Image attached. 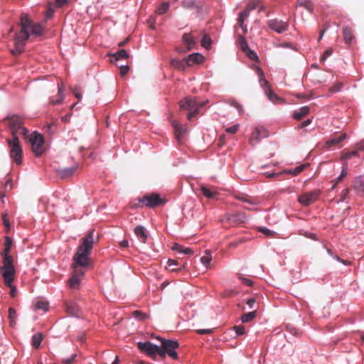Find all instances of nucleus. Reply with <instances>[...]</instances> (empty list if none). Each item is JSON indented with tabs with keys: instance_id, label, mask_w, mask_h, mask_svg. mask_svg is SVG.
<instances>
[{
	"instance_id": "nucleus-1",
	"label": "nucleus",
	"mask_w": 364,
	"mask_h": 364,
	"mask_svg": "<svg viewBox=\"0 0 364 364\" xmlns=\"http://www.w3.org/2000/svg\"><path fill=\"white\" fill-rule=\"evenodd\" d=\"M94 242V230H91L81 239V244L77 247V252L73 258L72 267L73 272L68 281L69 286L72 289H76L80 285L81 278L85 274L82 268L87 267L88 264V255L93 248Z\"/></svg>"
},
{
	"instance_id": "nucleus-2",
	"label": "nucleus",
	"mask_w": 364,
	"mask_h": 364,
	"mask_svg": "<svg viewBox=\"0 0 364 364\" xmlns=\"http://www.w3.org/2000/svg\"><path fill=\"white\" fill-rule=\"evenodd\" d=\"M19 25L21 30L14 38L15 48L11 50L14 55H17L24 51L25 43L29 38L28 28L31 26V18L27 14H21Z\"/></svg>"
},
{
	"instance_id": "nucleus-3",
	"label": "nucleus",
	"mask_w": 364,
	"mask_h": 364,
	"mask_svg": "<svg viewBox=\"0 0 364 364\" xmlns=\"http://www.w3.org/2000/svg\"><path fill=\"white\" fill-rule=\"evenodd\" d=\"M11 248V240L6 237L5 248L2 252L3 256V266L0 269L1 274L3 278L7 283H9L12 279H14L15 268L13 264V258L9 255Z\"/></svg>"
},
{
	"instance_id": "nucleus-4",
	"label": "nucleus",
	"mask_w": 364,
	"mask_h": 364,
	"mask_svg": "<svg viewBox=\"0 0 364 364\" xmlns=\"http://www.w3.org/2000/svg\"><path fill=\"white\" fill-rule=\"evenodd\" d=\"M12 137L22 135L25 139L28 138V130L24 126V119L19 115L12 114L6 118Z\"/></svg>"
},
{
	"instance_id": "nucleus-5",
	"label": "nucleus",
	"mask_w": 364,
	"mask_h": 364,
	"mask_svg": "<svg viewBox=\"0 0 364 364\" xmlns=\"http://www.w3.org/2000/svg\"><path fill=\"white\" fill-rule=\"evenodd\" d=\"M207 101H198L196 97H186L180 102L182 109L188 111L187 119L191 120L200 112V109L205 105Z\"/></svg>"
},
{
	"instance_id": "nucleus-6",
	"label": "nucleus",
	"mask_w": 364,
	"mask_h": 364,
	"mask_svg": "<svg viewBox=\"0 0 364 364\" xmlns=\"http://www.w3.org/2000/svg\"><path fill=\"white\" fill-rule=\"evenodd\" d=\"M178 348L179 344L176 341L170 339H161L159 356L164 359L167 355L173 360H177L178 359V355L176 352V349Z\"/></svg>"
},
{
	"instance_id": "nucleus-7",
	"label": "nucleus",
	"mask_w": 364,
	"mask_h": 364,
	"mask_svg": "<svg viewBox=\"0 0 364 364\" xmlns=\"http://www.w3.org/2000/svg\"><path fill=\"white\" fill-rule=\"evenodd\" d=\"M9 146L10 148V156L17 164H21L22 162V147L20 144L18 136L12 137L7 139Z\"/></svg>"
},
{
	"instance_id": "nucleus-8",
	"label": "nucleus",
	"mask_w": 364,
	"mask_h": 364,
	"mask_svg": "<svg viewBox=\"0 0 364 364\" xmlns=\"http://www.w3.org/2000/svg\"><path fill=\"white\" fill-rule=\"evenodd\" d=\"M29 142L31 145L32 151L36 156H41L44 152V138L42 134L33 132L29 136Z\"/></svg>"
},
{
	"instance_id": "nucleus-9",
	"label": "nucleus",
	"mask_w": 364,
	"mask_h": 364,
	"mask_svg": "<svg viewBox=\"0 0 364 364\" xmlns=\"http://www.w3.org/2000/svg\"><path fill=\"white\" fill-rule=\"evenodd\" d=\"M139 203H142V205L154 208L156 206L164 204L166 200L161 198L159 194L154 193L144 195L139 199Z\"/></svg>"
},
{
	"instance_id": "nucleus-10",
	"label": "nucleus",
	"mask_w": 364,
	"mask_h": 364,
	"mask_svg": "<svg viewBox=\"0 0 364 364\" xmlns=\"http://www.w3.org/2000/svg\"><path fill=\"white\" fill-rule=\"evenodd\" d=\"M359 154L358 151H346L345 150L342 151V154L341 156V160L343 161L342 166V170L340 176L336 178V183L341 182L348 174V164L347 161L351 159V157H358Z\"/></svg>"
},
{
	"instance_id": "nucleus-11",
	"label": "nucleus",
	"mask_w": 364,
	"mask_h": 364,
	"mask_svg": "<svg viewBox=\"0 0 364 364\" xmlns=\"http://www.w3.org/2000/svg\"><path fill=\"white\" fill-rule=\"evenodd\" d=\"M137 346L141 351L146 353L152 358H155L156 355H159L160 346H158L149 341L139 342L137 343Z\"/></svg>"
},
{
	"instance_id": "nucleus-12",
	"label": "nucleus",
	"mask_w": 364,
	"mask_h": 364,
	"mask_svg": "<svg viewBox=\"0 0 364 364\" xmlns=\"http://www.w3.org/2000/svg\"><path fill=\"white\" fill-rule=\"evenodd\" d=\"M347 138V134L346 133H342L340 134H333L331 136L330 139H327L323 146L324 149H331L333 147L338 146L340 143L342 142Z\"/></svg>"
},
{
	"instance_id": "nucleus-13",
	"label": "nucleus",
	"mask_w": 364,
	"mask_h": 364,
	"mask_svg": "<svg viewBox=\"0 0 364 364\" xmlns=\"http://www.w3.org/2000/svg\"><path fill=\"white\" fill-rule=\"evenodd\" d=\"M268 26L278 33L286 31L289 27V24L282 20L271 19L267 22Z\"/></svg>"
},
{
	"instance_id": "nucleus-14",
	"label": "nucleus",
	"mask_w": 364,
	"mask_h": 364,
	"mask_svg": "<svg viewBox=\"0 0 364 364\" xmlns=\"http://www.w3.org/2000/svg\"><path fill=\"white\" fill-rule=\"evenodd\" d=\"M322 259L325 264H328L330 263L331 259H336L342 262L345 265H348L350 262L348 260H343L340 259L337 255H333L331 250L326 247H323V252L322 253Z\"/></svg>"
},
{
	"instance_id": "nucleus-15",
	"label": "nucleus",
	"mask_w": 364,
	"mask_h": 364,
	"mask_svg": "<svg viewBox=\"0 0 364 364\" xmlns=\"http://www.w3.org/2000/svg\"><path fill=\"white\" fill-rule=\"evenodd\" d=\"M57 85H58V94H57V96L55 97H50L49 98V104H50L52 105H56L62 104V102H63V100L65 98V95H64L65 86H64V85L63 83L59 84L58 82Z\"/></svg>"
},
{
	"instance_id": "nucleus-16",
	"label": "nucleus",
	"mask_w": 364,
	"mask_h": 364,
	"mask_svg": "<svg viewBox=\"0 0 364 364\" xmlns=\"http://www.w3.org/2000/svg\"><path fill=\"white\" fill-rule=\"evenodd\" d=\"M318 193L316 191L306 193L300 196L298 200L304 205L308 206L317 199Z\"/></svg>"
},
{
	"instance_id": "nucleus-17",
	"label": "nucleus",
	"mask_w": 364,
	"mask_h": 364,
	"mask_svg": "<svg viewBox=\"0 0 364 364\" xmlns=\"http://www.w3.org/2000/svg\"><path fill=\"white\" fill-rule=\"evenodd\" d=\"M227 220L232 225H238L244 223L246 221L247 218L244 213L237 212L235 213L228 215Z\"/></svg>"
},
{
	"instance_id": "nucleus-18",
	"label": "nucleus",
	"mask_w": 364,
	"mask_h": 364,
	"mask_svg": "<svg viewBox=\"0 0 364 364\" xmlns=\"http://www.w3.org/2000/svg\"><path fill=\"white\" fill-rule=\"evenodd\" d=\"M186 63L188 66H191L194 64H200L204 61V57L198 53L189 55L185 58Z\"/></svg>"
},
{
	"instance_id": "nucleus-19",
	"label": "nucleus",
	"mask_w": 364,
	"mask_h": 364,
	"mask_svg": "<svg viewBox=\"0 0 364 364\" xmlns=\"http://www.w3.org/2000/svg\"><path fill=\"white\" fill-rule=\"evenodd\" d=\"M43 31L44 28L41 23H33L32 20L31 19V26L28 28L29 36L33 35L35 36H41L43 35Z\"/></svg>"
},
{
	"instance_id": "nucleus-20",
	"label": "nucleus",
	"mask_w": 364,
	"mask_h": 364,
	"mask_svg": "<svg viewBox=\"0 0 364 364\" xmlns=\"http://www.w3.org/2000/svg\"><path fill=\"white\" fill-rule=\"evenodd\" d=\"M77 169V166L59 168L56 171L58 176L61 178H68L72 176Z\"/></svg>"
},
{
	"instance_id": "nucleus-21",
	"label": "nucleus",
	"mask_w": 364,
	"mask_h": 364,
	"mask_svg": "<svg viewBox=\"0 0 364 364\" xmlns=\"http://www.w3.org/2000/svg\"><path fill=\"white\" fill-rule=\"evenodd\" d=\"M182 40L187 48V50L193 49L196 45V40L191 33H184Z\"/></svg>"
},
{
	"instance_id": "nucleus-22",
	"label": "nucleus",
	"mask_w": 364,
	"mask_h": 364,
	"mask_svg": "<svg viewBox=\"0 0 364 364\" xmlns=\"http://www.w3.org/2000/svg\"><path fill=\"white\" fill-rule=\"evenodd\" d=\"M66 312L68 315L72 316H80L81 310L77 305L74 303H66Z\"/></svg>"
},
{
	"instance_id": "nucleus-23",
	"label": "nucleus",
	"mask_w": 364,
	"mask_h": 364,
	"mask_svg": "<svg viewBox=\"0 0 364 364\" xmlns=\"http://www.w3.org/2000/svg\"><path fill=\"white\" fill-rule=\"evenodd\" d=\"M134 232L138 239L143 243H145L147 238H148V234L146 231V229L141 226V225H137L134 230Z\"/></svg>"
},
{
	"instance_id": "nucleus-24",
	"label": "nucleus",
	"mask_w": 364,
	"mask_h": 364,
	"mask_svg": "<svg viewBox=\"0 0 364 364\" xmlns=\"http://www.w3.org/2000/svg\"><path fill=\"white\" fill-rule=\"evenodd\" d=\"M235 198L238 200H240L243 203H247L252 205H255L259 203V201L257 199L253 198H252L247 195H245V194H242V193L236 194V195H235Z\"/></svg>"
},
{
	"instance_id": "nucleus-25",
	"label": "nucleus",
	"mask_w": 364,
	"mask_h": 364,
	"mask_svg": "<svg viewBox=\"0 0 364 364\" xmlns=\"http://www.w3.org/2000/svg\"><path fill=\"white\" fill-rule=\"evenodd\" d=\"M173 127L174 128V132L176 137L178 141H180L181 138L185 135V134L187 132V128L183 127L182 125L176 123V122H173L172 123Z\"/></svg>"
},
{
	"instance_id": "nucleus-26",
	"label": "nucleus",
	"mask_w": 364,
	"mask_h": 364,
	"mask_svg": "<svg viewBox=\"0 0 364 364\" xmlns=\"http://www.w3.org/2000/svg\"><path fill=\"white\" fill-rule=\"evenodd\" d=\"M308 166H309V164H307V163L304 164L296 166L294 168H289V169L284 170V171H282L281 173H282V174L287 173V174H291L293 176H296L299 173H300L301 171H303L304 170V168H306Z\"/></svg>"
},
{
	"instance_id": "nucleus-27",
	"label": "nucleus",
	"mask_w": 364,
	"mask_h": 364,
	"mask_svg": "<svg viewBox=\"0 0 364 364\" xmlns=\"http://www.w3.org/2000/svg\"><path fill=\"white\" fill-rule=\"evenodd\" d=\"M202 194L208 198L214 199L215 198L218 193L215 190L209 188L206 186H202L200 188Z\"/></svg>"
},
{
	"instance_id": "nucleus-28",
	"label": "nucleus",
	"mask_w": 364,
	"mask_h": 364,
	"mask_svg": "<svg viewBox=\"0 0 364 364\" xmlns=\"http://www.w3.org/2000/svg\"><path fill=\"white\" fill-rule=\"evenodd\" d=\"M171 65L176 69L183 71L186 69V66L187 65L186 63L185 58L183 60H180L178 58H173L171 60Z\"/></svg>"
},
{
	"instance_id": "nucleus-29",
	"label": "nucleus",
	"mask_w": 364,
	"mask_h": 364,
	"mask_svg": "<svg viewBox=\"0 0 364 364\" xmlns=\"http://www.w3.org/2000/svg\"><path fill=\"white\" fill-rule=\"evenodd\" d=\"M267 97L269 100L274 104L276 105H284L285 104V101L284 99L279 97L274 92H273L271 90L267 92Z\"/></svg>"
},
{
	"instance_id": "nucleus-30",
	"label": "nucleus",
	"mask_w": 364,
	"mask_h": 364,
	"mask_svg": "<svg viewBox=\"0 0 364 364\" xmlns=\"http://www.w3.org/2000/svg\"><path fill=\"white\" fill-rule=\"evenodd\" d=\"M309 112V107H302L298 111H295L293 114V117L296 120H301L304 117L307 115Z\"/></svg>"
},
{
	"instance_id": "nucleus-31",
	"label": "nucleus",
	"mask_w": 364,
	"mask_h": 364,
	"mask_svg": "<svg viewBox=\"0 0 364 364\" xmlns=\"http://www.w3.org/2000/svg\"><path fill=\"white\" fill-rule=\"evenodd\" d=\"M354 189L360 194L364 193V177L360 176L355 178Z\"/></svg>"
},
{
	"instance_id": "nucleus-32",
	"label": "nucleus",
	"mask_w": 364,
	"mask_h": 364,
	"mask_svg": "<svg viewBox=\"0 0 364 364\" xmlns=\"http://www.w3.org/2000/svg\"><path fill=\"white\" fill-rule=\"evenodd\" d=\"M111 56L115 61H118L119 60L129 58V54L124 49H121L117 52L112 54Z\"/></svg>"
},
{
	"instance_id": "nucleus-33",
	"label": "nucleus",
	"mask_w": 364,
	"mask_h": 364,
	"mask_svg": "<svg viewBox=\"0 0 364 364\" xmlns=\"http://www.w3.org/2000/svg\"><path fill=\"white\" fill-rule=\"evenodd\" d=\"M43 335L41 333H37L34 334L32 337V346L38 349L43 341Z\"/></svg>"
},
{
	"instance_id": "nucleus-34",
	"label": "nucleus",
	"mask_w": 364,
	"mask_h": 364,
	"mask_svg": "<svg viewBox=\"0 0 364 364\" xmlns=\"http://www.w3.org/2000/svg\"><path fill=\"white\" fill-rule=\"evenodd\" d=\"M172 249L178 252L188 255H191L193 254V251L191 248L183 247L177 243L174 244Z\"/></svg>"
},
{
	"instance_id": "nucleus-35",
	"label": "nucleus",
	"mask_w": 364,
	"mask_h": 364,
	"mask_svg": "<svg viewBox=\"0 0 364 364\" xmlns=\"http://www.w3.org/2000/svg\"><path fill=\"white\" fill-rule=\"evenodd\" d=\"M297 6H304L309 12H312L314 9L313 4L310 0H299L296 4V7Z\"/></svg>"
},
{
	"instance_id": "nucleus-36",
	"label": "nucleus",
	"mask_w": 364,
	"mask_h": 364,
	"mask_svg": "<svg viewBox=\"0 0 364 364\" xmlns=\"http://www.w3.org/2000/svg\"><path fill=\"white\" fill-rule=\"evenodd\" d=\"M343 34L346 43H350L353 38L351 28L349 27L343 28Z\"/></svg>"
},
{
	"instance_id": "nucleus-37",
	"label": "nucleus",
	"mask_w": 364,
	"mask_h": 364,
	"mask_svg": "<svg viewBox=\"0 0 364 364\" xmlns=\"http://www.w3.org/2000/svg\"><path fill=\"white\" fill-rule=\"evenodd\" d=\"M9 319L10 326L14 327L16 324V311L12 307L9 309Z\"/></svg>"
},
{
	"instance_id": "nucleus-38",
	"label": "nucleus",
	"mask_w": 364,
	"mask_h": 364,
	"mask_svg": "<svg viewBox=\"0 0 364 364\" xmlns=\"http://www.w3.org/2000/svg\"><path fill=\"white\" fill-rule=\"evenodd\" d=\"M167 265H168V267L166 268L168 269L171 272H178L185 267V265L183 264L182 266V267H181V268H178V269L175 268L174 267L175 266L178 265V262L176 260L171 259H169L167 261Z\"/></svg>"
},
{
	"instance_id": "nucleus-39",
	"label": "nucleus",
	"mask_w": 364,
	"mask_h": 364,
	"mask_svg": "<svg viewBox=\"0 0 364 364\" xmlns=\"http://www.w3.org/2000/svg\"><path fill=\"white\" fill-rule=\"evenodd\" d=\"M237 43L243 52L249 50L250 48L243 35H239Z\"/></svg>"
},
{
	"instance_id": "nucleus-40",
	"label": "nucleus",
	"mask_w": 364,
	"mask_h": 364,
	"mask_svg": "<svg viewBox=\"0 0 364 364\" xmlns=\"http://www.w3.org/2000/svg\"><path fill=\"white\" fill-rule=\"evenodd\" d=\"M256 314H257V311H251V312H249V313H246V314L242 315V318H241L242 321L243 323H247L249 321H251L252 320H253L255 318Z\"/></svg>"
},
{
	"instance_id": "nucleus-41",
	"label": "nucleus",
	"mask_w": 364,
	"mask_h": 364,
	"mask_svg": "<svg viewBox=\"0 0 364 364\" xmlns=\"http://www.w3.org/2000/svg\"><path fill=\"white\" fill-rule=\"evenodd\" d=\"M246 8L250 11L256 9L257 8L259 9V11H261L263 9V6L260 5V3L255 1H250Z\"/></svg>"
},
{
	"instance_id": "nucleus-42",
	"label": "nucleus",
	"mask_w": 364,
	"mask_h": 364,
	"mask_svg": "<svg viewBox=\"0 0 364 364\" xmlns=\"http://www.w3.org/2000/svg\"><path fill=\"white\" fill-rule=\"evenodd\" d=\"M212 41L210 36L207 34L204 35L201 40V46L206 49H209L211 46Z\"/></svg>"
},
{
	"instance_id": "nucleus-43",
	"label": "nucleus",
	"mask_w": 364,
	"mask_h": 364,
	"mask_svg": "<svg viewBox=\"0 0 364 364\" xmlns=\"http://www.w3.org/2000/svg\"><path fill=\"white\" fill-rule=\"evenodd\" d=\"M132 315L134 318L139 321H144L148 318V315L139 310L133 311Z\"/></svg>"
},
{
	"instance_id": "nucleus-44",
	"label": "nucleus",
	"mask_w": 364,
	"mask_h": 364,
	"mask_svg": "<svg viewBox=\"0 0 364 364\" xmlns=\"http://www.w3.org/2000/svg\"><path fill=\"white\" fill-rule=\"evenodd\" d=\"M211 259H212V256H211L210 252L208 251V250L205 251V255H203L200 258L201 262L203 264H205V266H208L209 264V263L210 262Z\"/></svg>"
},
{
	"instance_id": "nucleus-45",
	"label": "nucleus",
	"mask_w": 364,
	"mask_h": 364,
	"mask_svg": "<svg viewBox=\"0 0 364 364\" xmlns=\"http://www.w3.org/2000/svg\"><path fill=\"white\" fill-rule=\"evenodd\" d=\"M250 13V11H249L247 8L242 11L238 17L237 21L238 23H241L242 24V22L245 21V20L249 16Z\"/></svg>"
},
{
	"instance_id": "nucleus-46",
	"label": "nucleus",
	"mask_w": 364,
	"mask_h": 364,
	"mask_svg": "<svg viewBox=\"0 0 364 364\" xmlns=\"http://www.w3.org/2000/svg\"><path fill=\"white\" fill-rule=\"evenodd\" d=\"M36 309H41L46 312L48 309V303L43 301H38L36 304Z\"/></svg>"
},
{
	"instance_id": "nucleus-47",
	"label": "nucleus",
	"mask_w": 364,
	"mask_h": 364,
	"mask_svg": "<svg viewBox=\"0 0 364 364\" xmlns=\"http://www.w3.org/2000/svg\"><path fill=\"white\" fill-rule=\"evenodd\" d=\"M169 8V4L168 2H164L157 9L156 12L159 14H163L166 12Z\"/></svg>"
},
{
	"instance_id": "nucleus-48",
	"label": "nucleus",
	"mask_w": 364,
	"mask_h": 364,
	"mask_svg": "<svg viewBox=\"0 0 364 364\" xmlns=\"http://www.w3.org/2000/svg\"><path fill=\"white\" fill-rule=\"evenodd\" d=\"M4 281L5 284L11 289V291H10L11 296L15 297L16 294V287L12 285V282H13L14 279H12L9 283H7L4 279Z\"/></svg>"
},
{
	"instance_id": "nucleus-49",
	"label": "nucleus",
	"mask_w": 364,
	"mask_h": 364,
	"mask_svg": "<svg viewBox=\"0 0 364 364\" xmlns=\"http://www.w3.org/2000/svg\"><path fill=\"white\" fill-rule=\"evenodd\" d=\"M258 231L264 234L265 235L268 237H272L275 234V232L271 230H269L266 228H258Z\"/></svg>"
},
{
	"instance_id": "nucleus-50",
	"label": "nucleus",
	"mask_w": 364,
	"mask_h": 364,
	"mask_svg": "<svg viewBox=\"0 0 364 364\" xmlns=\"http://www.w3.org/2000/svg\"><path fill=\"white\" fill-rule=\"evenodd\" d=\"M333 52V50L332 48H328L327 50L324 51L323 53V55L321 58L320 59L321 61L324 62L328 56L331 55Z\"/></svg>"
},
{
	"instance_id": "nucleus-51",
	"label": "nucleus",
	"mask_w": 364,
	"mask_h": 364,
	"mask_svg": "<svg viewBox=\"0 0 364 364\" xmlns=\"http://www.w3.org/2000/svg\"><path fill=\"white\" fill-rule=\"evenodd\" d=\"M235 333H237V336H242V335H244L245 333V327L242 325H240V326H235L233 327Z\"/></svg>"
},
{
	"instance_id": "nucleus-52",
	"label": "nucleus",
	"mask_w": 364,
	"mask_h": 364,
	"mask_svg": "<svg viewBox=\"0 0 364 364\" xmlns=\"http://www.w3.org/2000/svg\"><path fill=\"white\" fill-rule=\"evenodd\" d=\"M259 77H260V84H261V85L262 86L267 87V88L269 90L270 89H269V82L264 78L263 72L261 70H259Z\"/></svg>"
},
{
	"instance_id": "nucleus-53",
	"label": "nucleus",
	"mask_w": 364,
	"mask_h": 364,
	"mask_svg": "<svg viewBox=\"0 0 364 364\" xmlns=\"http://www.w3.org/2000/svg\"><path fill=\"white\" fill-rule=\"evenodd\" d=\"M72 92L74 94L75 97L78 100H80L82 98L81 95V90L78 87H75L72 89Z\"/></svg>"
},
{
	"instance_id": "nucleus-54",
	"label": "nucleus",
	"mask_w": 364,
	"mask_h": 364,
	"mask_svg": "<svg viewBox=\"0 0 364 364\" xmlns=\"http://www.w3.org/2000/svg\"><path fill=\"white\" fill-rule=\"evenodd\" d=\"M342 85L343 84L341 82H338L337 84L329 88L330 92L335 93L338 92L341 89Z\"/></svg>"
},
{
	"instance_id": "nucleus-55",
	"label": "nucleus",
	"mask_w": 364,
	"mask_h": 364,
	"mask_svg": "<svg viewBox=\"0 0 364 364\" xmlns=\"http://www.w3.org/2000/svg\"><path fill=\"white\" fill-rule=\"evenodd\" d=\"M237 294V291L234 290H225L222 296L225 298H230Z\"/></svg>"
},
{
	"instance_id": "nucleus-56",
	"label": "nucleus",
	"mask_w": 364,
	"mask_h": 364,
	"mask_svg": "<svg viewBox=\"0 0 364 364\" xmlns=\"http://www.w3.org/2000/svg\"><path fill=\"white\" fill-rule=\"evenodd\" d=\"M251 60H257V53L250 50V48H249V50H247V51H245L244 52Z\"/></svg>"
},
{
	"instance_id": "nucleus-57",
	"label": "nucleus",
	"mask_w": 364,
	"mask_h": 364,
	"mask_svg": "<svg viewBox=\"0 0 364 364\" xmlns=\"http://www.w3.org/2000/svg\"><path fill=\"white\" fill-rule=\"evenodd\" d=\"M54 14V9L51 7H48L47 10L46 11L45 16H46V20L45 22L49 18H51Z\"/></svg>"
},
{
	"instance_id": "nucleus-58",
	"label": "nucleus",
	"mask_w": 364,
	"mask_h": 364,
	"mask_svg": "<svg viewBox=\"0 0 364 364\" xmlns=\"http://www.w3.org/2000/svg\"><path fill=\"white\" fill-rule=\"evenodd\" d=\"M239 129V124H235L232 127H230L225 129V132L230 134H235Z\"/></svg>"
},
{
	"instance_id": "nucleus-59",
	"label": "nucleus",
	"mask_w": 364,
	"mask_h": 364,
	"mask_svg": "<svg viewBox=\"0 0 364 364\" xmlns=\"http://www.w3.org/2000/svg\"><path fill=\"white\" fill-rule=\"evenodd\" d=\"M194 2L193 1L185 0L182 2L183 7L186 9H191L194 7Z\"/></svg>"
},
{
	"instance_id": "nucleus-60",
	"label": "nucleus",
	"mask_w": 364,
	"mask_h": 364,
	"mask_svg": "<svg viewBox=\"0 0 364 364\" xmlns=\"http://www.w3.org/2000/svg\"><path fill=\"white\" fill-rule=\"evenodd\" d=\"M120 75L122 76H124L127 74L128 71L129 70V67L128 65H120Z\"/></svg>"
},
{
	"instance_id": "nucleus-61",
	"label": "nucleus",
	"mask_w": 364,
	"mask_h": 364,
	"mask_svg": "<svg viewBox=\"0 0 364 364\" xmlns=\"http://www.w3.org/2000/svg\"><path fill=\"white\" fill-rule=\"evenodd\" d=\"M244 242L243 239H240L238 240H236L235 242H232L229 244V247L230 248H235L237 246H238L240 244H242Z\"/></svg>"
},
{
	"instance_id": "nucleus-62",
	"label": "nucleus",
	"mask_w": 364,
	"mask_h": 364,
	"mask_svg": "<svg viewBox=\"0 0 364 364\" xmlns=\"http://www.w3.org/2000/svg\"><path fill=\"white\" fill-rule=\"evenodd\" d=\"M76 356H77V355H76V354H73V355L71 356V358H68V359H64L63 362V363H65V364H72V363L74 362V360H75V359Z\"/></svg>"
},
{
	"instance_id": "nucleus-63",
	"label": "nucleus",
	"mask_w": 364,
	"mask_h": 364,
	"mask_svg": "<svg viewBox=\"0 0 364 364\" xmlns=\"http://www.w3.org/2000/svg\"><path fill=\"white\" fill-rule=\"evenodd\" d=\"M304 235L309 238H311V240H317V236L315 233L306 232L304 233Z\"/></svg>"
},
{
	"instance_id": "nucleus-64",
	"label": "nucleus",
	"mask_w": 364,
	"mask_h": 364,
	"mask_svg": "<svg viewBox=\"0 0 364 364\" xmlns=\"http://www.w3.org/2000/svg\"><path fill=\"white\" fill-rule=\"evenodd\" d=\"M240 279L242 280V282L246 286L251 287L253 284V282L249 279L240 278Z\"/></svg>"
}]
</instances>
